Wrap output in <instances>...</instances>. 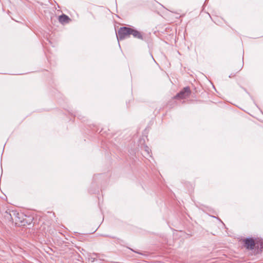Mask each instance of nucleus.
Masks as SVG:
<instances>
[{
	"label": "nucleus",
	"instance_id": "nucleus-1",
	"mask_svg": "<svg viewBox=\"0 0 263 263\" xmlns=\"http://www.w3.org/2000/svg\"><path fill=\"white\" fill-rule=\"evenodd\" d=\"M130 29L126 27H121L118 31V34L117 35L118 40H124L128 38L130 35Z\"/></svg>",
	"mask_w": 263,
	"mask_h": 263
},
{
	"label": "nucleus",
	"instance_id": "nucleus-5",
	"mask_svg": "<svg viewBox=\"0 0 263 263\" xmlns=\"http://www.w3.org/2000/svg\"><path fill=\"white\" fill-rule=\"evenodd\" d=\"M68 20H69V18L68 17V16H67V15H66L65 14H62V15L60 16L59 19V21L61 23L67 22Z\"/></svg>",
	"mask_w": 263,
	"mask_h": 263
},
{
	"label": "nucleus",
	"instance_id": "nucleus-7",
	"mask_svg": "<svg viewBox=\"0 0 263 263\" xmlns=\"http://www.w3.org/2000/svg\"><path fill=\"white\" fill-rule=\"evenodd\" d=\"M136 252L137 253H138V254H142V253H139V252Z\"/></svg>",
	"mask_w": 263,
	"mask_h": 263
},
{
	"label": "nucleus",
	"instance_id": "nucleus-3",
	"mask_svg": "<svg viewBox=\"0 0 263 263\" xmlns=\"http://www.w3.org/2000/svg\"><path fill=\"white\" fill-rule=\"evenodd\" d=\"M243 241L245 242V246L247 249H254L255 246V243L253 239L251 238H248L244 239Z\"/></svg>",
	"mask_w": 263,
	"mask_h": 263
},
{
	"label": "nucleus",
	"instance_id": "nucleus-4",
	"mask_svg": "<svg viewBox=\"0 0 263 263\" xmlns=\"http://www.w3.org/2000/svg\"><path fill=\"white\" fill-rule=\"evenodd\" d=\"M130 35H132L135 38L142 40H143V37L142 33L137 30L131 28Z\"/></svg>",
	"mask_w": 263,
	"mask_h": 263
},
{
	"label": "nucleus",
	"instance_id": "nucleus-6",
	"mask_svg": "<svg viewBox=\"0 0 263 263\" xmlns=\"http://www.w3.org/2000/svg\"><path fill=\"white\" fill-rule=\"evenodd\" d=\"M144 148H145V152L146 153V154L147 155H149L150 153V149L148 148V147L146 146H145Z\"/></svg>",
	"mask_w": 263,
	"mask_h": 263
},
{
	"label": "nucleus",
	"instance_id": "nucleus-2",
	"mask_svg": "<svg viewBox=\"0 0 263 263\" xmlns=\"http://www.w3.org/2000/svg\"><path fill=\"white\" fill-rule=\"evenodd\" d=\"M191 93V90L189 87L183 88L179 93H178L175 97L176 99H185L188 97Z\"/></svg>",
	"mask_w": 263,
	"mask_h": 263
}]
</instances>
